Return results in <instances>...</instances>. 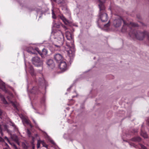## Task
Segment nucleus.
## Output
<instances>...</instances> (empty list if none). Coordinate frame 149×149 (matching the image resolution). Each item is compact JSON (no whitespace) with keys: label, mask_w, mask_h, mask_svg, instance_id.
<instances>
[{"label":"nucleus","mask_w":149,"mask_h":149,"mask_svg":"<svg viewBox=\"0 0 149 149\" xmlns=\"http://www.w3.org/2000/svg\"><path fill=\"white\" fill-rule=\"evenodd\" d=\"M34 139V137H32V139H33V140Z\"/></svg>","instance_id":"ea45409f"},{"label":"nucleus","mask_w":149,"mask_h":149,"mask_svg":"<svg viewBox=\"0 0 149 149\" xmlns=\"http://www.w3.org/2000/svg\"><path fill=\"white\" fill-rule=\"evenodd\" d=\"M0 88L2 89L3 90L5 91L6 92H7L9 95L10 97L12 96V94L11 93L9 92H7V91H6L4 84L1 80H0Z\"/></svg>","instance_id":"f8f14e48"},{"label":"nucleus","mask_w":149,"mask_h":149,"mask_svg":"<svg viewBox=\"0 0 149 149\" xmlns=\"http://www.w3.org/2000/svg\"><path fill=\"white\" fill-rule=\"evenodd\" d=\"M3 141V139L0 137V141L2 142Z\"/></svg>","instance_id":"c756f323"},{"label":"nucleus","mask_w":149,"mask_h":149,"mask_svg":"<svg viewBox=\"0 0 149 149\" xmlns=\"http://www.w3.org/2000/svg\"><path fill=\"white\" fill-rule=\"evenodd\" d=\"M27 52L32 54H36L38 52L39 54H40L42 57H43L45 55H46L47 54V51L45 49H42V53L39 50L38 48H33L32 47H30L27 50Z\"/></svg>","instance_id":"423d86ee"},{"label":"nucleus","mask_w":149,"mask_h":149,"mask_svg":"<svg viewBox=\"0 0 149 149\" xmlns=\"http://www.w3.org/2000/svg\"><path fill=\"white\" fill-rule=\"evenodd\" d=\"M7 131V132L10 134L11 137L12 139L17 142V144L19 145V143L17 142L18 138L16 135H12L10 131L7 129V127L6 125H0V133L2 136L3 135L2 131Z\"/></svg>","instance_id":"0eeeda50"},{"label":"nucleus","mask_w":149,"mask_h":149,"mask_svg":"<svg viewBox=\"0 0 149 149\" xmlns=\"http://www.w3.org/2000/svg\"><path fill=\"white\" fill-rule=\"evenodd\" d=\"M53 26L54 27H56L57 28H58L59 27L60 25L59 24H57L55 23L54 21L53 23Z\"/></svg>","instance_id":"412c9836"},{"label":"nucleus","mask_w":149,"mask_h":149,"mask_svg":"<svg viewBox=\"0 0 149 149\" xmlns=\"http://www.w3.org/2000/svg\"><path fill=\"white\" fill-rule=\"evenodd\" d=\"M54 58L58 63L64 60L63 56L60 54H56L54 56Z\"/></svg>","instance_id":"9b49d317"},{"label":"nucleus","mask_w":149,"mask_h":149,"mask_svg":"<svg viewBox=\"0 0 149 149\" xmlns=\"http://www.w3.org/2000/svg\"><path fill=\"white\" fill-rule=\"evenodd\" d=\"M45 81V80H43V81Z\"/></svg>","instance_id":"c03bdc74"},{"label":"nucleus","mask_w":149,"mask_h":149,"mask_svg":"<svg viewBox=\"0 0 149 149\" xmlns=\"http://www.w3.org/2000/svg\"><path fill=\"white\" fill-rule=\"evenodd\" d=\"M0 97L1 100L4 104H8L6 100L4 97L1 94H0Z\"/></svg>","instance_id":"f3484780"},{"label":"nucleus","mask_w":149,"mask_h":149,"mask_svg":"<svg viewBox=\"0 0 149 149\" xmlns=\"http://www.w3.org/2000/svg\"><path fill=\"white\" fill-rule=\"evenodd\" d=\"M8 124H9L10 125L12 126L15 131L17 130V129L14 123H12L11 122H9L8 123Z\"/></svg>","instance_id":"6ab92c4d"},{"label":"nucleus","mask_w":149,"mask_h":149,"mask_svg":"<svg viewBox=\"0 0 149 149\" xmlns=\"http://www.w3.org/2000/svg\"><path fill=\"white\" fill-rule=\"evenodd\" d=\"M35 89V88H32V91H31V93H34V91H33Z\"/></svg>","instance_id":"2f4dec72"},{"label":"nucleus","mask_w":149,"mask_h":149,"mask_svg":"<svg viewBox=\"0 0 149 149\" xmlns=\"http://www.w3.org/2000/svg\"><path fill=\"white\" fill-rule=\"evenodd\" d=\"M33 149H34V146H33Z\"/></svg>","instance_id":"4c0bfd02"},{"label":"nucleus","mask_w":149,"mask_h":149,"mask_svg":"<svg viewBox=\"0 0 149 149\" xmlns=\"http://www.w3.org/2000/svg\"><path fill=\"white\" fill-rule=\"evenodd\" d=\"M8 99L10 101V103L12 104V105L17 110V107L19 105L16 102H13L12 101H11L10 100V99L9 98V97H7Z\"/></svg>","instance_id":"4468645a"},{"label":"nucleus","mask_w":149,"mask_h":149,"mask_svg":"<svg viewBox=\"0 0 149 149\" xmlns=\"http://www.w3.org/2000/svg\"><path fill=\"white\" fill-rule=\"evenodd\" d=\"M64 27L65 29H66V27H65V26H64Z\"/></svg>","instance_id":"79ce46f5"},{"label":"nucleus","mask_w":149,"mask_h":149,"mask_svg":"<svg viewBox=\"0 0 149 149\" xmlns=\"http://www.w3.org/2000/svg\"><path fill=\"white\" fill-rule=\"evenodd\" d=\"M41 144L43 146L45 147L46 148L47 147V146L46 145L43 141H41Z\"/></svg>","instance_id":"b1692460"},{"label":"nucleus","mask_w":149,"mask_h":149,"mask_svg":"<svg viewBox=\"0 0 149 149\" xmlns=\"http://www.w3.org/2000/svg\"><path fill=\"white\" fill-rule=\"evenodd\" d=\"M20 117L22 119V123L24 125L25 124L29 125L31 127H32V126L30 123V121L27 117L23 115H21L20 116Z\"/></svg>","instance_id":"9d476101"},{"label":"nucleus","mask_w":149,"mask_h":149,"mask_svg":"<svg viewBox=\"0 0 149 149\" xmlns=\"http://www.w3.org/2000/svg\"><path fill=\"white\" fill-rule=\"evenodd\" d=\"M109 23H108L107 24L104 25V29L106 30H108V29L109 27Z\"/></svg>","instance_id":"4be33fe9"},{"label":"nucleus","mask_w":149,"mask_h":149,"mask_svg":"<svg viewBox=\"0 0 149 149\" xmlns=\"http://www.w3.org/2000/svg\"><path fill=\"white\" fill-rule=\"evenodd\" d=\"M41 143V140H38V143L37 144V147L38 148H39L40 147V144Z\"/></svg>","instance_id":"393cba45"},{"label":"nucleus","mask_w":149,"mask_h":149,"mask_svg":"<svg viewBox=\"0 0 149 149\" xmlns=\"http://www.w3.org/2000/svg\"><path fill=\"white\" fill-rule=\"evenodd\" d=\"M66 37L68 40L66 43L67 48L69 49V50H66L67 52L68 55L71 58L74 56V49L73 45L74 41L73 39V36L72 34L69 31L66 32Z\"/></svg>","instance_id":"f03ea898"},{"label":"nucleus","mask_w":149,"mask_h":149,"mask_svg":"<svg viewBox=\"0 0 149 149\" xmlns=\"http://www.w3.org/2000/svg\"><path fill=\"white\" fill-rule=\"evenodd\" d=\"M130 145L131 146H134V147H135V146L134 145V144H133L132 143H130Z\"/></svg>","instance_id":"473e14b6"},{"label":"nucleus","mask_w":149,"mask_h":149,"mask_svg":"<svg viewBox=\"0 0 149 149\" xmlns=\"http://www.w3.org/2000/svg\"><path fill=\"white\" fill-rule=\"evenodd\" d=\"M5 145H6L7 146H8V145L7 143H5Z\"/></svg>","instance_id":"e433bc0d"},{"label":"nucleus","mask_w":149,"mask_h":149,"mask_svg":"<svg viewBox=\"0 0 149 149\" xmlns=\"http://www.w3.org/2000/svg\"><path fill=\"white\" fill-rule=\"evenodd\" d=\"M29 72L32 76H33L34 75V70L33 68L31 66H30L29 67Z\"/></svg>","instance_id":"a211bd4d"},{"label":"nucleus","mask_w":149,"mask_h":149,"mask_svg":"<svg viewBox=\"0 0 149 149\" xmlns=\"http://www.w3.org/2000/svg\"><path fill=\"white\" fill-rule=\"evenodd\" d=\"M132 140L136 142H139L141 140V139L140 137H136L132 139Z\"/></svg>","instance_id":"aec40b11"},{"label":"nucleus","mask_w":149,"mask_h":149,"mask_svg":"<svg viewBox=\"0 0 149 149\" xmlns=\"http://www.w3.org/2000/svg\"><path fill=\"white\" fill-rule=\"evenodd\" d=\"M25 64L26 65V63H25Z\"/></svg>","instance_id":"37998d69"},{"label":"nucleus","mask_w":149,"mask_h":149,"mask_svg":"<svg viewBox=\"0 0 149 149\" xmlns=\"http://www.w3.org/2000/svg\"><path fill=\"white\" fill-rule=\"evenodd\" d=\"M105 0H99V6L100 11L99 17V19L97 22V25L100 27H102L103 25L101 24L100 21L102 22H104L107 21L108 20V16L107 14L104 12V11L105 8L103 5V3L105 2Z\"/></svg>","instance_id":"f257e3e1"},{"label":"nucleus","mask_w":149,"mask_h":149,"mask_svg":"<svg viewBox=\"0 0 149 149\" xmlns=\"http://www.w3.org/2000/svg\"><path fill=\"white\" fill-rule=\"evenodd\" d=\"M71 88V87H70L69 88H68L67 89V90L68 91L70 89V88Z\"/></svg>","instance_id":"c9c22d12"},{"label":"nucleus","mask_w":149,"mask_h":149,"mask_svg":"<svg viewBox=\"0 0 149 149\" xmlns=\"http://www.w3.org/2000/svg\"><path fill=\"white\" fill-rule=\"evenodd\" d=\"M60 34L59 36H57L56 38V44H53L52 46L50 45V44L48 43L47 44L46 46L49 48L51 47L54 48L56 47L58 48L61 47L63 45V42L64 41V36L63 33L61 31L59 32Z\"/></svg>","instance_id":"7ed1b4c3"},{"label":"nucleus","mask_w":149,"mask_h":149,"mask_svg":"<svg viewBox=\"0 0 149 149\" xmlns=\"http://www.w3.org/2000/svg\"><path fill=\"white\" fill-rule=\"evenodd\" d=\"M141 135L145 138H147L148 137L147 134L146 132L143 131L142 130H141Z\"/></svg>","instance_id":"dca6fc26"},{"label":"nucleus","mask_w":149,"mask_h":149,"mask_svg":"<svg viewBox=\"0 0 149 149\" xmlns=\"http://www.w3.org/2000/svg\"><path fill=\"white\" fill-rule=\"evenodd\" d=\"M140 146L142 149H147L146 147L144 146L141 144L140 145Z\"/></svg>","instance_id":"c85d7f7f"},{"label":"nucleus","mask_w":149,"mask_h":149,"mask_svg":"<svg viewBox=\"0 0 149 149\" xmlns=\"http://www.w3.org/2000/svg\"><path fill=\"white\" fill-rule=\"evenodd\" d=\"M59 67L63 71H65L67 68V64L64 60L60 62Z\"/></svg>","instance_id":"1a4fd4ad"},{"label":"nucleus","mask_w":149,"mask_h":149,"mask_svg":"<svg viewBox=\"0 0 149 149\" xmlns=\"http://www.w3.org/2000/svg\"><path fill=\"white\" fill-rule=\"evenodd\" d=\"M32 61L33 64L36 66H40L42 65V61L37 56L32 58Z\"/></svg>","instance_id":"6e6552de"},{"label":"nucleus","mask_w":149,"mask_h":149,"mask_svg":"<svg viewBox=\"0 0 149 149\" xmlns=\"http://www.w3.org/2000/svg\"><path fill=\"white\" fill-rule=\"evenodd\" d=\"M46 63L48 66L51 68H52L54 67V64L53 60L52 59H50L48 60L46 62Z\"/></svg>","instance_id":"ddd939ff"},{"label":"nucleus","mask_w":149,"mask_h":149,"mask_svg":"<svg viewBox=\"0 0 149 149\" xmlns=\"http://www.w3.org/2000/svg\"><path fill=\"white\" fill-rule=\"evenodd\" d=\"M4 149H8L7 148H4Z\"/></svg>","instance_id":"a19ab883"},{"label":"nucleus","mask_w":149,"mask_h":149,"mask_svg":"<svg viewBox=\"0 0 149 149\" xmlns=\"http://www.w3.org/2000/svg\"><path fill=\"white\" fill-rule=\"evenodd\" d=\"M23 147H24V148H27V146H23Z\"/></svg>","instance_id":"f704fd0d"},{"label":"nucleus","mask_w":149,"mask_h":149,"mask_svg":"<svg viewBox=\"0 0 149 149\" xmlns=\"http://www.w3.org/2000/svg\"><path fill=\"white\" fill-rule=\"evenodd\" d=\"M47 138L51 142L52 144H54V141L51 139L47 135Z\"/></svg>","instance_id":"a878e982"},{"label":"nucleus","mask_w":149,"mask_h":149,"mask_svg":"<svg viewBox=\"0 0 149 149\" xmlns=\"http://www.w3.org/2000/svg\"><path fill=\"white\" fill-rule=\"evenodd\" d=\"M130 25L134 27L138 26L137 24L133 23H130Z\"/></svg>","instance_id":"bb28decb"},{"label":"nucleus","mask_w":149,"mask_h":149,"mask_svg":"<svg viewBox=\"0 0 149 149\" xmlns=\"http://www.w3.org/2000/svg\"><path fill=\"white\" fill-rule=\"evenodd\" d=\"M33 122L36 125V127H38V126H37V125L36 123V122L34 120H33Z\"/></svg>","instance_id":"7c9ffc66"},{"label":"nucleus","mask_w":149,"mask_h":149,"mask_svg":"<svg viewBox=\"0 0 149 149\" xmlns=\"http://www.w3.org/2000/svg\"><path fill=\"white\" fill-rule=\"evenodd\" d=\"M122 22H123L124 24L122 28V31L123 32H125L126 31L127 27L130 26L128 24L126 23L121 17H120L118 18L115 19L113 21V24L115 27L118 28L121 26Z\"/></svg>","instance_id":"20e7f679"},{"label":"nucleus","mask_w":149,"mask_h":149,"mask_svg":"<svg viewBox=\"0 0 149 149\" xmlns=\"http://www.w3.org/2000/svg\"><path fill=\"white\" fill-rule=\"evenodd\" d=\"M129 34L131 37L133 38H136L139 40H142L144 37H146L147 39L149 40V34L146 31L143 33L139 32L137 33L136 34L133 33H132L130 32L129 33Z\"/></svg>","instance_id":"39448f33"},{"label":"nucleus","mask_w":149,"mask_h":149,"mask_svg":"<svg viewBox=\"0 0 149 149\" xmlns=\"http://www.w3.org/2000/svg\"><path fill=\"white\" fill-rule=\"evenodd\" d=\"M67 136V135L66 134H65L64 135V138H66L65 136Z\"/></svg>","instance_id":"72a5a7b5"},{"label":"nucleus","mask_w":149,"mask_h":149,"mask_svg":"<svg viewBox=\"0 0 149 149\" xmlns=\"http://www.w3.org/2000/svg\"><path fill=\"white\" fill-rule=\"evenodd\" d=\"M60 18L62 20L63 22L66 24H68L69 23V21L65 17L62 15L60 16Z\"/></svg>","instance_id":"2eb2a0df"},{"label":"nucleus","mask_w":149,"mask_h":149,"mask_svg":"<svg viewBox=\"0 0 149 149\" xmlns=\"http://www.w3.org/2000/svg\"><path fill=\"white\" fill-rule=\"evenodd\" d=\"M148 124H149V123H148Z\"/></svg>","instance_id":"a18cd8bd"},{"label":"nucleus","mask_w":149,"mask_h":149,"mask_svg":"<svg viewBox=\"0 0 149 149\" xmlns=\"http://www.w3.org/2000/svg\"><path fill=\"white\" fill-rule=\"evenodd\" d=\"M27 133L29 137H30L31 136V133L29 129H27Z\"/></svg>","instance_id":"cd10ccee"},{"label":"nucleus","mask_w":149,"mask_h":149,"mask_svg":"<svg viewBox=\"0 0 149 149\" xmlns=\"http://www.w3.org/2000/svg\"><path fill=\"white\" fill-rule=\"evenodd\" d=\"M36 136H38V134H36Z\"/></svg>","instance_id":"58836bf2"},{"label":"nucleus","mask_w":149,"mask_h":149,"mask_svg":"<svg viewBox=\"0 0 149 149\" xmlns=\"http://www.w3.org/2000/svg\"><path fill=\"white\" fill-rule=\"evenodd\" d=\"M52 17L53 19H56V17L54 12L53 9L52 10Z\"/></svg>","instance_id":"5701e85b"}]
</instances>
